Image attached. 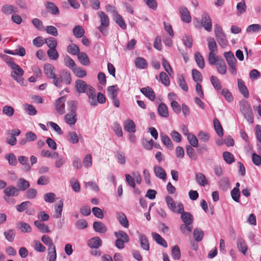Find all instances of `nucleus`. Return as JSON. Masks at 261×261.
Masks as SVG:
<instances>
[{"label": "nucleus", "instance_id": "13d9d810", "mask_svg": "<svg viewBox=\"0 0 261 261\" xmlns=\"http://www.w3.org/2000/svg\"><path fill=\"white\" fill-rule=\"evenodd\" d=\"M210 81L214 88L216 90H219L221 89L222 86L220 82L217 77L212 75L210 77Z\"/></svg>", "mask_w": 261, "mask_h": 261}, {"label": "nucleus", "instance_id": "7ed1b4c3", "mask_svg": "<svg viewBox=\"0 0 261 261\" xmlns=\"http://www.w3.org/2000/svg\"><path fill=\"white\" fill-rule=\"evenodd\" d=\"M11 66L10 67L12 71L11 72V77L18 83L21 85H24V79L22 75L24 73L23 70L20 67L19 65L16 64H12Z\"/></svg>", "mask_w": 261, "mask_h": 261}, {"label": "nucleus", "instance_id": "49530a36", "mask_svg": "<svg viewBox=\"0 0 261 261\" xmlns=\"http://www.w3.org/2000/svg\"><path fill=\"white\" fill-rule=\"evenodd\" d=\"M213 123L217 135L220 137H222L223 135V128L219 120L217 118H215Z\"/></svg>", "mask_w": 261, "mask_h": 261}, {"label": "nucleus", "instance_id": "603ef678", "mask_svg": "<svg viewBox=\"0 0 261 261\" xmlns=\"http://www.w3.org/2000/svg\"><path fill=\"white\" fill-rule=\"evenodd\" d=\"M15 230L12 229H9L4 232L5 239L10 242H12L15 237Z\"/></svg>", "mask_w": 261, "mask_h": 261}, {"label": "nucleus", "instance_id": "c85d7f7f", "mask_svg": "<svg viewBox=\"0 0 261 261\" xmlns=\"http://www.w3.org/2000/svg\"><path fill=\"white\" fill-rule=\"evenodd\" d=\"M158 112L160 116L164 118L169 116L168 109L167 106L164 103L159 104L158 108Z\"/></svg>", "mask_w": 261, "mask_h": 261}, {"label": "nucleus", "instance_id": "c9c22d12", "mask_svg": "<svg viewBox=\"0 0 261 261\" xmlns=\"http://www.w3.org/2000/svg\"><path fill=\"white\" fill-rule=\"evenodd\" d=\"M67 110L69 113H76L77 109L78 102L77 101L73 100H70L67 101Z\"/></svg>", "mask_w": 261, "mask_h": 261}, {"label": "nucleus", "instance_id": "6ab92c4d", "mask_svg": "<svg viewBox=\"0 0 261 261\" xmlns=\"http://www.w3.org/2000/svg\"><path fill=\"white\" fill-rule=\"evenodd\" d=\"M238 86L239 91L245 98H248L249 96L248 90L245 85L244 81L240 79H238Z\"/></svg>", "mask_w": 261, "mask_h": 261}, {"label": "nucleus", "instance_id": "7c9ffc66", "mask_svg": "<svg viewBox=\"0 0 261 261\" xmlns=\"http://www.w3.org/2000/svg\"><path fill=\"white\" fill-rule=\"evenodd\" d=\"M77 58L79 62L83 65L89 66L90 64V61L87 55L84 52H81L77 56Z\"/></svg>", "mask_w": 261, "mask_h": 261}, {"label": "nucleus", "instance_id": "0eeeda50", "mask_svg": "<svg viewBox=\"0 0 261 261\" xmlns=\"http://www.w3.org/2000/svg\"><path fill=\"white\" fill-rule=\"evenodd\" d=\"M166 202L167 203L168 207L173 213L179 214L184 210V205L181 202L177 204L173 200L172 198L169 196L165 197Z\"/></svg>", "mask_w": 261, "mask_h": 261}, {"label": "nucleus", "instance_id": "f03ea898", "mask_svg": "<svg viewBox=\"0 0 261 261\" xmlns=\"http://www.w3.org/2000/svg\"><path fill=\"white\" fill-rule=\"evenodd\" d=\"M240 110L248 122L253 123L254 121L252 111L248 102L243 99L239 103Z\"/></svg>", "mask_w": 261, "mask_h": 261}, {"label": "nucleus", "instance_id": "423d86ee", "mask_svg": "<svg viewBox=\"0 0 261 261\" xmlns=\"http://www.w3.org/2000/svg\"><path fill=\"white\" fill-rule=\"evenodd\" d=\"M97 14L100 22V25L97 29L103 35L106 36L108 34L107 28L110 24L109 18L103 11L98 12Z\"/></svg>", "mask_w": 261, "mask_h": 261}, {"label": "nucleus", "instance_id": "9d476101", "mask_svg": "<svg viewBox=\"0 0 261 261\" xmlns=\"http://www.w3.org/2000/svg\"><path fill=\"white\" fill-rule=\"evenodd\" d=\"M201 23L204 29L208 32L212 31V23L210 16L207 13H204L202 15Z\"/></svg>", "mask_w": 261, "mask_h": 261}, {"label": "nucleus", "instance_id": "ddd939ff", "mask_svg": "<svg viewBox=\"0 0 261 261\" xmlns=\"http://www.w3.org/2000/svg\"><path fill=\"white\" fill-rule=\"evenodd\" d=\"M4 196L7 197H15L19 195V190L14 186H10L6 187L4 190Z\"/></svg>", "mask_w": 261, "mask_h": 261}, {"label": "nucleus", "instance_id": "f8f14e48", "mask_svg": "<svg viewBox=\"0 0 261 261\" xmlns=\"http://www.w3.org/2000/svg\"><path fill=\"white\" fill-rule=\"evenodd\" d=\"M89 86L90 85L87 84L85 81L81 80H77L75 82L76 91L79 93H85Z\"/></svg>", "mask_w": 261, "mask_h": 261}, {"label": "nucleus", "instance_id": "052dcab7", "mask_svg": "<svg viewBox=\"0 0 261 261\" xmlns=\"http://www.w3.org/2000/svg\"><path fill=\"white\" fill-rule=\"evenodd\" d=\"M88 226V223L83 219L77 220L75 223V227L78 230L86 229Z\"/></svg>", "mask_w": 261, "mask_h": 261}, {"label": "nucleus", "instance_id": "6e6d98bb", "mask_svg": "<svg viewBox=\"0 0 261 261\" xmlns=\"http://www.w3.org/2000/svg\"><path fill=\"white\" fill-rule=\"evenodd\" d=\"M73 34L76 38H79L84 36L85 30L81 26L76 25L73 29Z\"/></svg>", "mask_w": 261, "mask_h": 261}, {"label": "nucleus", "instance_id": "2eb2a0df", "mask_svg": "<svg viewBox=\"0 0 261 261\" xmlns=\"http://www.w3.org/2000/svg\"><path fill=\"white\" fill-rule=\"evenodd\" d=\"M137 233L139 235L141 248L144 250L148 251L150 247L148 239L144 234H143L138 231H137Z\"/></svg>", "mask_w": 261, "mask_h": 261}, {"label": "nucleus", "instance_id": "e433bc0d", "mask_svg": "<svg viewBox=\"0 0 261 261\" xmlns=\"http://www.w3.org/2000/svg\"><path fill=\"white\" fill-rule=\"evenodd\" d=\"M59 76H62L61 84L64 82L66 85L70 84L71 82V74L67 70H63L61 72V75Z\"/></svg>", "mask_w": 261, "mask_h": 261}, {"label": "nucleus", "instance_id": "774afa93", "mask_svg": "<svg viewBox=\"0 0 261 261\" xmlns=\"http://www.w3.org/2000/svg\"><path fill=\"white\" fill-rule=\"evenodd\" d=\"M261 30V25L259 24H253L249 25L247 29L246 32L248 33H254L258 32Z\"/></svg>", "mask_w": 261, "mask_h": 261}, {"label": "nucleus", "instance_id": "bb28decb", "mask_svg": "<svg viewBox=\"0 0 261 261\" xmlns=\"http://www.w3.org/2000/svg\"><path fill=\"white\" fill-rule=\"evenodd\" d=\"M46 8L53 15H57L59 14V10L54 3L50 2L45 3Z\"/></svg>", "mask_w": 261, "mask_h": 261}, {"label": "nucleus", "instance_id": "b1692460", "mask_svg": "<svg viewBox=\"0 0 261 261\" xmlns=\"http://www.w3.org/2000/svg\"><path fill=\"white\" fill-rule=\"evenodd\" d=\"M1 11L4 14L9 15L18 12L17 8L11 5H4L2 7Z\"/></svg>", "mask_w": 261, "mask_h": 261}, {"label": "nucleus", "instance_id": "4be33fe9", "mask_svg": "<svg viewBox=\"0 0 261 261\" xmlns=\"http://www.w3.org/2000/svg\"><path fill=\"white\" fill-rule=\"evenodd\" d=\"M219 186L220 190L226 191L230 188V182L227 177L222 178L219 181Z\"/></svg>", "mask_w": 261, "mask_h": 261}, {"label": "nucleus", "instance_id": "4d7b16f0", "mask_svg": "<svg viewBox=\"0 0 261 261\" xmlns=\"http://www.w3.org/2000/svg\"><path fill=\"white\" fill-rule=\"evenodd\" d=\"M216 53H209L208 59L209 64L211 65H216L219 61L222 59H220L218 56L216 57L215 54Z\"/></svg>", "mask_w": 261, "mask_h": 261}, {"label": "nucleus", "instance_id": "a18cd8bd", "mask_svg": "<svg viewBox=\"0 0 261 261\" xmlns=\"http://www.w3.org/2000/svg\"><path fill=\"white\" fill-rule=\"evenodd\" d=\"M67 139L72 144H76L79 141L77 134L73 131H70L68 133Z\"/></svg>", "mask_w": 261, "mask_h": 261}, {"label": "nucleus", "instance_id": "f3484780", "mask_svg": "<svg viewBox=\"0 0 261 261\" xmlns=\"http://www.w3.org/2000/svg\"><path fill=\"white\" fill-rule=\"evenodd\" d=\"M30 187L29 182L23 178H20L17 182V188L20 191H24Z\"/></svg>", "mask_w": 261, "mask_h": 261}, {"label": "nucleus", "instance_id": "bf43d9fd", "mask_svg": "<svg viewBox=\"0 0 261 261\" xmlns=\"http://www.w3.org/2000/svg\"><path fill=\"white\" fill-rule=\"evenodd\" d=\"M5 159L8 160L9 165L15 166L17 164L16 157L13 153L7 154L5 155Z\"/></svg>", "mask_w": 261, "mask_h": 261}, {"label": "nucleus", "instance_id": "39448f33", "mask_svg": "<svg viewBox=\"0 0 261 261\" xmlns=\"http://www.w3.org/2000/svg\"><path fill=\"white\" fill-rule=\"evenodd\" d=\"M214 32L215 37L219 45L222 48H225L228 44L225 34L220 25L216 24L215 25Z\"/></svg>", "mask_w": 261, "mask_h": 261}, {"label": "nucleus", "instance_id": "5fc2aeb1", "mask_svg": "<svg viewBox=\"0 0 261 261\" xmlns=\"http://www.w3.org/2000/svg\"><path fill=\"white\" fill-rule=\"evenodd\" d=\"M247 7L245 4V2L244 0L238 3L237 5V15L238 16L241 15L242 14L245 13L246 11Z\"/></svg>", "mask_w": 261, "mask_h": 261}, {"label": "nucleus", "instance_id": "3c124183", "mask_svg": "<svg viewBox=\"0 0 261 261\" xmlns=\"http://www.w3.org/2000/svg\"><path fill=\"white\" fill-rule=\"evenodd\" d=\"M136 66L140 69H145L147 67L148 64L146 60L142 57H138L135 61Z\"/></svg>", "mask_w": 261, "mask_h": 261}, {"label": "nucleus", "instance_id": "37998d69", "mask_svg": "<svg viewBox=\"0 0 261 261\" xmlns=\"http://www.w3.org/2000/svg\"><path fill=\"white\" fill-rule=\"evenodd\" d=\"M208 47L210 51V53H217L218 49L216 42L213 38L209 37L207 39Z\"/></svg>", "mask_w": 261, "mask_h": 261}, {"label": "nucleus", "instance_id": "864d4df0", "mask_svg": "<svg viewBox=\"0 0 261 261\" xmlns=\"http://www.w3.org/2000/svg\"><path fill=\"white\" fill-rule=\"evenodd\" d=\"M195 61L199 68L203 69L205 66V62L203 58L199 52L195 54Z\"/></svg>", "mask_w": 261, "mask_h": 261}, {"label": "nucleus", "instance_id": "a878e982", "mask_svg": "<svg viewBox=\"0 0 261 261\" xmlns=\"http://www.w3.org/2000/svg\"><path fill=\"white\" fill-rule=\"evenodd\" d=\"M160 137L163 144L168 149L171 150L173 148V145L172 143V141L167 135L162 133L160 134Z\"/></svg>", "mask_w": 261, "mask_h": 261}, {"label": "nucleus", "instance_id": "72a5a7b5", "mask_svg": "<svg viewBox=\"0 0 261 261\" xmlns=\"http://www.w3.org/2000/svg\"><path fill=\"white\" fill-rule=\"evenodd\" d=\"M195 179L197 183L201 186L204 187L208 184V181L205 176L201 173L199 172L196 174Z\"/></svg>", "mask_w": 261, "mask_h": 261}, {"label": "nucleus", "instance_id": "e2e57ef3", "mask_svg": "<svg viewBox=\"0 0 261 261\" xmlns=\"http://www.w3.org/2000/svg\"><path fill=\"white\" fill-rule=\"evenodd\" d=\"M186 152L188 155L191 160L195 161L197 159V155L194 149L190 145H187L186 146Z\"/></svg>", "mask_w": 261, "mask_h": 261}, {"label": "nucleus", "instance_id": "79ce46f5", "mask_svg": "<svg viewBox=\"0 0 261 261\" xmlns=\"http://www.w3.org/2000/svg\"><path fill=\"white\" fill-rule=\"evenodd\" d=\"M63 207V200H60L58 204L55 205V212L54 214V217L59 218L61 217Z\"/></svg>", "mask_w": 261, "mask_h": 261}, {"label": "nucleus", "instance_id": "2f4dec72", "mask_svg": "<svg viewBox=\"0 0 261 261\" xmlns=\"http://www.w3.org/2000/svg\"><path fill=\"white\" fill-rule=\"evenodd\" d=\"M17 228L20 229L23 233H29L32 231V228L30 225L23 221L19 222L16 224Z\"/></svg>", "mask_w": 261, "mask_h": 261}, {"label": "nucleus", "instance_id": "9b49d317", "mask_svg": "<svg viewBox=\"0 0 261 261\" xmlns=\"http://www.w3.org/2000/svg\"><path fill=\"white\" fill-rule=\"evenodd\" d=\"M102 240L99 237H93L87 242V245L91 249L99 248L102 246Z\"/></svg>", "mask_w": 261, "mask_h": 261}, {"label": "nucleus", "instance_id": "ea45409f", "mask_svg": "<svg viewBox=\"0 0 261 261\" xmlns=\"http://www.w3.org/2000/svg\"><path fill=\"white\" fill-rule=\"evenodd\" d=\"M193 235L195 241L199 242L203 239L204 232L201 229L196 228L194 229Z\"/></svg>", "mask_w": 261, "mask_h": 261}, {"label": "nucleus", "instance_id": "a211bd4d", "mask_svg": "<svg viewBox=\"0 0 261 261\" xmlns=\"http://www.w3.org/2000/svg\"><path fill=\"white\" fill-rule=\"evenodd\" d=\"M141 92L150 100L153 101L155 96L152 89L149 87L142 88L140 89Z\"/></svg>", "mask_w": 261, "mask_h": 261}, {"label": "nucleus", "instance_id": "1a4fd4ad", "mask_svg": "<svg viewBox=\"0 0 261 261\" xmlns=\"http://www.w3.org/2000/svg\"><path fill=\"white\" fill-rule=\"evenodd\" d=\"M179 12L182 21L186 23H189L191 21V16L190 12L186 7H180L179 9Z\"/></svg>", "mask_w": 261, "mask_h": 261}, {"label": "nucleus", "instance_id": "680f3d73", "mask_svg": "<svg viewBox=\"0 0 261 261\" xmlns=\"http://www.w3.org/2000/svg\"><path fill=\"white\" fill-rule=\"evenodd\" d=\"M45 43L46 44L49 49L56 48L58 44L57 40L53 37H48L45 39Z\"/></svg>", "mask_w": 261, "mask_h": 261}, {"label": "nucleus", "instance_id": "dca6fc26", "mask_svg": "<svg viewBox=\"0 0 261 261\" xmlns=\"http://www.w3.org/2000/svg\"><path fill=\"white\" fill-rule=\"evenodd\" d=\"M179 214H181L180 218L184 223L192 224L194 218L190 213L185 212L184 210L182 212Z\"/></svg>", "mask_w": 261, "mask_h": 261}, {"label": "nucleus", "instance_id": "aec40b11", "mask_svg": "<svg viewBox=\"0 0 261 261\" xmlns=\"http://www.w3.org/2000/svg\"><path fill=\"white\" fill-rule=\"evenodd\" d=\"M116 217L120 224L124 228H128L129 226L128 221L126 216L122 212H118Z\"/></svg>", "mask_w": 261, "mask_h": 261}, {"label": "nucleus", "instance_id": "cd10ccee", "mask_svg": "<svg viewBox=\"0 0 261 261\" xmlns=\"http://www.w3.org/2000/svg\"><path fill=\"white\" fill-rule=\"evenodd\" d=\"M153 171L155 176L158 178L163 180L166 178V173L161 167L155 166L153 168Z\"/></svg>", "mask_w": 261, "mask_h": 261}, {"label": "nucleus", "instance_id": "c756f323", "mask_svg": "<svg viewBox=\"0 0 261 261\" xmlns=\"http://www.w3.org/2000/svg\"><path fill=\"white\" fill-rule=\"evenodd\" d=\"M65 122L70 125H73L76 122V113H68L64 117Z\"/></svg>", "mask_w": 261, "mask_h": 261}, {"label": "nucleus", "instance_id": "5701e85b", "mask_svg": "<svg viewBox=\"0 0 261 261\" xmlns=\"http://www.w3.org/2000/svg\"><path fill=\"white\" fill-rule=\"evenodd\" d=\"M124 129L125 131L134 133L136 132V125L134 122L130 120H126L124 123Z\"/></svg>", "mask_w": 261, "mask_h": 261}, {"label": "nucleus", "instance_id": "6e6552de", "mask_svg": "<svg viewBox=\"0 0 261 261\" xmlns=\"http://www.w3.org/2000/svg\"><path fill=\"white\" fill-rule=\"evenodd\" d=\"M66 100V97L64 96L59 98L56 101V110L60 115H62L65 113V102Z\"/></svg>", "mask_w": 261, "mask_h": 261}, {"label": "nucleus", "instance_id": "c03bdc74", "mask_svg": "<svg viewBox=\"0 0 261 261\" xmlns=\"http://www.w3.org/2000/svg\"><path fill=\"white\" fill-rule=\"evenodd\" d=\"M67 51L72 55L77 56L81 52L79 47L73 43L70 44L67 47Z\"/></svg>", "mask_w": 261, "mask_h": 261}, {"label": "nucleus", "instance_id": "0e129e2a", "mask_svg": "<svg viewBox=\"0 0 261 261\" xmlns=\"http://www.w3.org/2000/svg\"><path fill=\"white\" fill-rule=\"evenodd\" d=\"M187 139L191 145V146L193 147H198V140L194 135L190 134L188 135Z\"/></svg>", "mask_w": 261, "mask_h": 261}, {"label": "nucleus", "instance_id": "69168bd1", "mask_svg": "<svg viewBox=\"0 0 261 261\" xmlns=\"http://www.w3.org/2000/svg\"><path fill=\"white\" fill-rule=\"evenodd\" d=\"M47 54L49 58L53 60H57L59 56L56 48L49 49L47 51Z\"/></svg>", "mask_w": 261, "mask_h": 261}, {"label": "nucleus", "instance_id": "20e7f679", "mask_svg": "<svg viewBox=\"0 0 261 261\" xmlns=\"http://www.w3.org/2000/svg\"><path fill=\"white\" fill-rule=\"evenodd\" d=\"M114 236L117 238L115 241L116 247L122 249L125 247V243L129 241V238L127 234L123 230H119L114 232Z\"/></svg>", "mask_w": 261, "mask_h": 261}, {"label": "nucleus", "instance_id": "393cba45", "mask_svg": "<svg viewBox=\"0 0 261 261\" xmlns=\"http://www.w3.org/2000/svg\"><path fill=\"white\" fill-rule=\"evenodd\" d=\"M119 91V88L117 85L109 86L107 88L108 96L110 99L117 97Z\"/></svg>", "mask_w": 261, "mask_h": 261}, {"label": "nucleus", "instance_id": "f257e3e1", "mask_svg": "<svg viewBox=\"0 0 261 261\" xmlns=\"http://www.w3.org/2000/svg\"><path fill=\"white\" fill-rule=\"evenodd\" d=\"M44 72L47 78L53 80L54 85L58 88L61 87L62 76L56 74V69L50 64H45L44 66Z\"/></svg>", "mask_w": 261, "mask_h": 261}, {"label": "nucleus", "instance_id": "4c0bfd02", "mask_svg": "<svg viewBox=\"0 0 261 261\" xmlns=\"http://www.w3.org/2000/svg\"><path fill=\"white\" fill-rule=\"evenodd\" d=\"M152 237L154 241L159 245L162 246L163 247L166 248L168 246L167 243L166 241L163 239L161 236L156 233L153 232L152 233Z\"/></svg>", "mask_w": 261, "mask_h": 261}, {"label": "nucleus", "instance_id": "f704fd0d", "mask_svg": "<svg viewBox=\"0 0 261 261\" xmlns=\"http://www.w3.org/2000/svg\"><path fill=\"white\" fill-rule=\"evenodd\" d=\"M35 225L42 233H47L50 231L49 228L41 221L37 220L34 222Z\"/></svg>", "mask_w": 261, "mask_h": 261}, {"label": "nucleus", "instance_id": "4468645a", "mask_svg": "<svg viewBox=\"0 0 261 261\" xmlns=\"http://www.w3.org/2000/svg\"><path fill=\"white\" fill-rule=\"evenodd\" d=\"M237 244L238 250L243 254L245 255L247 253L248 247L245 240L242 237H238Z\"/></svg>", "mask_w": 261, "mask_h": 261}, {"label": "nucleus", "instance_id": "8fccbe9b", "mask_svg": "<svg viewBox=\"0 0 261 261\" xmlns=\"http://www.w3.org/2000/svg\"><path fill=\"white\" fill-rule=\"evenodd\" d=\"M218 72L221 74H225L227 71V67L224 61L222 59L216 65Z\"/></svg>", "mask_w": 261, "mask_h": 261}, {"label": "nucleus", "instance_id": "58836bf2", "mask_svg": "<svg viewBox=\"0 0 261 261\" xmlns=\"http://www.w3.org/2000/svg\"><path fill=\"white\" fill-rule=\"evenodd\" d=\"M224 56L226 58L228 65L231 64H237V60L231 51L224 53Z\"/></svg>", "mask_w": 261, "mask_h": 261}, {"label": "nucleus", "instance_id": "09e8293b", "mask_svg": "<svg viewBox=\"0 0 261 261\" xmlns=\"http://www.w3.org/2000/svg\"><path fill=\"white\" fill-rule=\"evenodd\" d=\"M179 229L182 234L188 235L192 231L193 226L192 224L183 223L180 225Z\"/></svg>", "mask_w": 261, "mask_h": 261}, {"label": "nucleus", "instance_id": "412c9836", "mask_svg": "<svg viewBox=\"0 0 261 261\" xmlns=\"http://www.w3.org/2000/svg\"><path fill=\"white\" fill-rule=\"evenodd\" d=\"M94 230L100 233H104L107 231V228L106 225L99 221H95L93 224Z\"/></svg>", "mask_w": 261, "mask_h": 261}, {"label": "nucleus", "instance_id": "338daca9", "mask_svg": "<svg viewBox=\"0 0 261 261\" xmlns=\"http://www.w3.org/2000/svg\"><path fill=\"white\" fill-rule=\"evenodd\" d=\"M160 80L163 84L168 86L170 84V80L167 74L164 72H161L159 75Z\"/></svg>", "mask_w": 261, "mask_h": 261}, {"label": "nucleus", "instance_id": "473e14b6", "mask_svg": "<svg viewBox=\"0 0 261 261\" xmlns=\"http://www.w3.org/2000/svg\"><path fill=\"white\" fill-rule=\"evenodd\" d=\"M19 162L22 165V170L25 171H29L31 169V166L29 164L28 158L25 156H19L18 158Z\"/></svg>", "mask_w": 261, "mask_h": 261}, {"label": "nucleus", "instance_id": "de8ad7c7", "mask_svg": "<svg viewBox=\"0 0 261 261\" xmlns=\"http://www.w3.org/2000/svg\"><path fill=\"white\" fill-rule=\"evenodd\" d=\"M64 63L66 67L70 69L71 70L76 66L75 62L68 55H66L64 59Z\"/></svg>", "mask_w": 261, "mask_h": 261}, {"label": "nucleus", "instance_id": "a19ab883", "mask_svg": "<svg viewBox=\"0 0 261 261\" xmlns=\"http://www.w3.org/2000/svg\"><path fill=\"white\" fill-rule=\"evenodd\" d=\"M73 74L79 78H83L87 75V72L82 68L76 66L72 70Z\"/></svg>", "mask_w": 261, "mask_h": 261}]
</instances>
